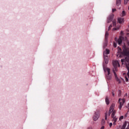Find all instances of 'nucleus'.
I'll use <instances>...</instances> for the list:
<instances>
[{
    "label": "nucleus",
    "instance_id": "30",
    "mask_svg": "<svg viewBox=\"0 0 129 129\" xmlns=\"http://www.w3.org/2000/svg\"><path fill=\"white\" fill-rule=\"evenodd\" d=\"M125 78L126 82L128 81V79H127V77H125Z\"/></svg>",
    "mask_w": 129,
    "mask_h": 129
},
{
    "label": "nucleus",
    "instance_id": "10",
    "mask_svg": "<svg viewBox=\"0 0 129 129\" xmlns=\"http://www.w3.org/2000/svg\"><path fill=\"white\" fill-rule=\"evenodd\" d=\"M113 72L114 75L116 78V81L118 82V83H120V80H119L118 78H117V76H116V73H115V71L114 70H113Z\"/></svg>",
    "mask_w": 129,
    "mask_h": 129
},
{
    "label": "nucleus",
    "instance_id": "24",
    "mask_svg": "<svg viewBox=\"0 0 129 129\" xmlns=\"http://www.w3.org/2000/svg\"><path fill=\"white\" fill-rule=\"evenodd\" d=\"M122 119H123V116H121L119 118V120H121Z\"/></svg>",
    "mask_w": 129,
    "mask_h": 129
},
{
    "label": "nucleus",
    "instance_id": "15",
    "mask_svg": "<svg viewBox=\"0 0 129 129\" xmlns=\"http://www.w3.org/2000/svg\"><path fill=\"white\" fill-rule=\"evenodd\" d=\"M112 24H113V27H115V26H116V21H115V20H113L112 21Z\"/></svg>",
    "mask_w": 129,
    "mask_h": 129
},
{
    "label": "nucleus",
    "instance_id": "8",
    "mask_svg": "<svg viewBox=\"0 0 129 129\" xmlns=\"http://www.w3.org/2000/svg\"><path fill=\"white\" fill-rule=\"evenodd\" d=\"M113 17H114L113 14H111L110 16H109L107 18V23H110V22L113 20Z\"/></svg>",
    "mask_w": 129,
    "mask_h": 129
},
{
    "label": "nucleus",
    "instance_id": "33",
    "mask_svg": "<svg viewBox=\"0 0 129 129\" xmlns=\"http://www.w3.org/2000/svg\"><path fill=\"white\" fill-rule=\"evenodd\" d=\"M126 129H129V128H128V126H127V127L126 128Z\"/></svg>",
    "mask_w": 129,
    "mask_h": 129
},
{
    "label": "nucleus",
    "instance_id": "27",
    "mask_svg": "<svg viewBox=\"0 0 129 129\" xmlns=\"http://www.w3.org/2000/svg\"><path fill=\"white\" fill-rule=\"evenodd\" d=\"M112 96L114 97V91H112Z\"/></svg>",
    "mask_w": 129,
    "mask_h": 129
},
{
    "label": "nucleus",
    "instance_id": "12",
    "mask_svg": "<svg viewBox=\"0 0 129 129\" xmlns=\"http://www.w3.org/2000/svg\"><path fill=\"white\" fill-rule=\"evenodd\" d=\"M122 22H123V19L122 18L118 19V23H119V24H122Z\"/></svg>",
    "mask_w": 129,
    "mask_h": 129
},
{
    "label": "nucleus",
    "instance_id": "19",
    "mask_svg": "<svg viewBox=\"0 0 129 129\" xmlns=\"http://www.w3.org/2000/svg\"><path fill=\"white\" fill-rule=\"evenodd\" d=\"M102 124H105V120L104 119H102L101 121Z\"/></svg>",
    "mask_w": 129,
    "mask_h": 129
},
{
    "label": "nucleus",
    "instance_id": "32",
    "mask_svg": "<svg viewBox=\"0 0 129 129\" xmlns=\"http://www.w3.org/2000/svg\"><path fill=\"white\" fill-rule=\"evenodd\" d=\"M115 41H117V39H116V38H115Z\"/></svg>",
    "mask_w": 129,
    "mask_h": 129
},
{
    "label": "nucleus",
    "instance_id": "4",
    "mask_svg": "<svg viewBox=\"0 0 129 129\" xmlns=\"http://www.w3.org/2000/svg\"><path fill=\"white\" fill-rule=\"evenodd\" d=\"M104 71L105 73L107 72V74L106 75V79L108 80L111 79V74H110V69L108 68H103Z\"/></svg>",
    "mask_w": 129,
    "mask_h": 129
},
{
    "label": "nucleus",
    "instance_id": "22",
    "mask_svg": "<svg viewBox=\"0 0 129 129\" xmlns=\"http://www.w3.org/2000/svg\"><path fill=\"white\" fill-rule=\"evenodd\" d=\"M128 2V0H124V5H126V4H127Z\"/></svg>",
    "mask_w": 129,
    "mask_h": 129
},
{
    "label": "nucleus",
    "instance_id": "23",
    "mask_svg": "<svg viewBox=\"0 0 129 129\" xmlns=\"http://www.w3.org/2000/svg\"><path fill=\"white\" fill-rule=\"evenodd\" d=\"M105 119L106 120V119H107V113H105Z\"/></svg>",
    "mask_w": 129,
    "mask_h": 129
},
{
    "label": "nucleus",
    "instance_id": "3",
    "mask_svg": "<svg viewBox=\"0 0 129 129\" xmlns=\"http://www.w3.org/2000/svg\"><path fill=\"white\" fill-rule=\"evenodd\" d=\"M108 54H109V50L108 49H106L103 52L104 62L105 64H108V56H107Z\"/></svg>",
    "mask_w": 129,
    "mask_h": 129
},
{
    "label": "nucleus",
    "instance_id": "18",
    "mask_svg": "<svg viewBox=\"0 0 129 129\" xmlns=\"http://www.w3.org/2000/svg\"><path fill=\"white\" fill-rule=\"evenodd\" d=\"M112 118H113V121H114V122H116L117 118L116 117H113Z\"/></svg>",
    "mask_w": 129,
    "mask_h": 129
},
{
    "label": "nucleus",
    "instance_id": "11",
    "mask_svg": "<svg viewBox=\"0 0 129 129\" xmlns=\"http://www.w3.org/2000/svg\"><path fill=\"white\" fill-rule=\"evenodd\" d=\"M120 4H121V0H116V6H120Z\"/></svg>",
    "mask_w": 129,
    "mask_h": 129
},
{
    "label": "nucleus",
    "instance_id": "31",
    "mask_svg": "<svg viewBox=\"0 0 129 129\" xmlns=\"http://www.w3.org/2000/svg\"><path fill=\"white\" fill-rule=\"evenodd\" d=\"M113 124H114V125H115V124H116V123H115V122H114H114L113 123Z\"/></svg>",
    "mask_w": 129,
    "mask_h": 129
},
{
    "label": "nucleus",
    "instance_id": "5",
    "mask_svg": "<svg viewBox=\"0 0 129 129\" xmlns=\"http://www.w3.org/2000/svg\"><path fill=\"white\" fill-rule=\"evenodd\" d=\"M99 116H100V110H96L93 116V120H94V121H96V120L99 118Z\"/></svg>",
    "mask_w": 129,
    "mask_h": 129
},
{
    "label": "nucleus",
    "instance_id": "34",
    "mask_svg": "<svg viewBox=\"0 0 129 129\" xmlns=\"http://www.w3.org/2000/svg\"><path fill=\"white\" fill-rule=\"evenodd\" d=\"M119 92H120V90H119Z\"/></svg>",
    "mask_w": 129,
    "mask_h": 129
},
{
    "label": "nucleus",
    "instance_id": "20",
    "mask_svg": "<svg viewBox=\"0 0 129 129\" xmlns=\"http://www.w3.org/2000/svg\"><path fill=\"white\" fill-rule=\"evenodd\" d=\"M122 17H124V16H125V12H124L123 11H122Z\"/></svg>",
    "mask_w": 129,
    "mask_h": 129
},
{
    "label": "nucleus",
    "instance_id": "29",
    "mask_svg": "<svg viewBox=\"0 0 129 129\" xmlns=\"http://www.w3.org/2000/svg\"><path fill=\"white\" fill-rule=\"evenodd\" d=\"M115 11H116V9H112V12L114 13V12H115Z\"/></svg>",
    "mask_w": 129,
    "mask_h": 129
},
{
    "label": "nucleus",
    "instance_id": "21",
    "mask_svg": "<svg viewBox=\"0 0 129 129\" xmlns=\"http://www.w3.org/2000/svg\"><path fill=\"white\" fill-rule=\"evenodd\" d=\"M119 29V27L117 28H114L112 30L113 31H116V30H118Z\"/></svg>",
    "mask_w": 129,
    "mask_h": 129
},
{
    "label": "nucleus",
    "instance_id": "26",
    "mask_svg": "<svg viewBox=\"0 0 129 129\" xmlns=\"http://www.w3.org/2000/svg\"><path fill=\"white\" fill-rule=\"evenodd\" d=\"M113 46L115 48H116V43L113 42Z\"/></svg>",
    "mask_w": 129,
    "mask_h": 129
},
{
    "label": "nucleus",
    "instance_id": "13",
    "mask_svg": "<svg viewBox=\"0 0 129 129\" xmlns=\"http://www.w3.org/2000/svg\"><path fill=\"white\" fill-rule=\"evenodd\" d=\"M105 102L106 104H109V100H108V97H106L105 98Z\"/></svg>",
    "mask_w": 129,
    "mask_h": 129
},
{
    "label": "nucleus",
    "instance_id": "16",
    "mask_svg": "<svg viewBox=\"0 0 129 129\" xmlns=\"http://www.w3.org/2000/svg\"><path fill=\"white\" fill-rule=\"evenodd\" d=\"M107 46V40H105V43L103 44V48H105Z\"/></svg>",
    "mask_w": 129,
    "mask_h": 129
},
{
    "label": "nucleus",
    "instance_id": "25",
    "mask_svg": "<svg viewBox=\"0 0 129 129\" xmlns=\"http://www.w3.org/2000/svg\"><path fill=\"white\" fill-rule=\"evenodd\" d=\"M111 28H112V25H110V26L108 27V31H109V30H110V29H111Z\"/></svg>",
    "mask_w": 129,
    "mask_h": 129
},
{
    "label": "nucleus",
    "instance_id": "17",
    "mask_svg": "<svg viewBox=\"0 0 129 129\" xmlns=\"http://www.w3.org/2000/svg\"><path fill=\"white\" fill-rule=\"evenodd\" d=\"M126 126V123H124L122 126V127L121 128V129H125Z\"/></svg>",
    "mask_w": 129,
    "mask_h": 129
},
{
    "label": "nucleus",
    "instance_id": "9",
    "mask_svg": "<svg viewBox=\"0 0 129 129\" xmlns=\"http://www.w3.org/2000/svg\"><path fill=\"white\" fill-rule=\"evenodd\" d=\"M122 40H126V37H125V39L123 38V37L120 36L118 40V44L120 45L121 43H122Z\"/></svg>",
    "mask_w": 129,
    "mask_h": 129
},
{
    "label": "nucleus",
    "instance_id": "28",
    "mask_svg": "<svg viewBox=\"0 0 129 129\" xmlns=\"http://www.w3.org/2000/svg\"><path fill=\"white\" fill-rule=\"evenodd\" d=\"M109 126H110V127H111V126H112V123L110 122L109 123Z\"/></svg>",
    "mask_w": 129,
    "mask_h": 129
},
{
    "label": "nucleus",
    "instance_id": "14",
    "mask_svg": "<svg viewBox=\"0 0 129 129\" xmlns=\"http://www.w3.org/2000/svg\"><path fill=\"white\" fill-rule=\"evenodd\" d=\"M108 32L106 31L105 34V40H107V37H108Z\"/></svg>",
    "mask_w": 129,
    "mask_h": 129
},
{
    "label": "nucleus",
    "instance_id": "1",
    "mask_svg": "<svg viewBox=\"0 0 129 129\" xmlns=\"http://www.w3.org/2000/svg\"><path fill=\"white\" fill-rule=\"evenodd\" d=\"M118 53H120L119 57H122V56H128L129 55V49L125 47H123V51L121 52V48L118 47Z\"/></svg>",
    "mask_w": 129,
    "mask_h": 129
},
{
    "label": "nucleus",
    "instance_id": "7",
    "mask_svg": "<svg viewBox=\"0 0 129 129\" xmlns=\"http://www.w3.org/2000/svg\"><path fill=\"white\" fill-rule=\"evenodd\" d=\"M119 103V109H121V107H122V105H123V103L125 102V100L124 99H119L118 100Z\"/></svg>",
    "mask_w": 129,
    "mask_h": 129
},
{
    "label": "nucleus",
    "instance_id": "2",
    "mask_svg": "<svg viewBox=\"0 0 129 129\" xmlns=\"http://www.w3.org/2000/svg\"><path fill=\"white\" fill-rule=\"evenodd\" d=\"M115 106V105L114 104H112L110 107V109L108 112V115H110L112 112L111 117H114V115L116 113V111H115V110H113V109H114Z\"/></svg>",
    "mask_w": 129,
    "mask_h": 129
},
{
    "label": "nucleus",
    "instance_id": "6",
    "mask_svg": "<svg viewBox=\"0 0 129 129\" xmlns=\"http://www.w3.org/2000/svg\"><path fill=\"white\" fill-rule=\"evenodd\" d=\"M113 66L115 69V71H117V67H119V63L117 60H114L112 62Z\"/></svg>",
    "mask_w": 129,
    "mask_h": 129
}]
</instances>
